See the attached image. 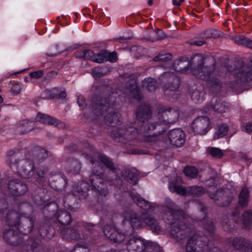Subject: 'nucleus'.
<instances>
[{
  "label": "nucleus",
  "mask_w": 252,
  "mask_h": 252,
  "mask_svg": "<svg viewBox=\"0 0 252 252\" xmlns=\"http://www.w3.org/2000/svg\"><path fill=\"white\" fill-rule=\"evenodd\" d=\"M151 114L149 106L145 105L139 107L136 113V118L142 125L139 126L136 124L134 126H129L113 130L111 136L117 142L125 144L134 145L139 142H145L152 144L159 138L160 131L164 127L161 123L149 122L144 124L146 120L150 118Z\"/></svg>",
  "instance_id": "nucleus-1"
},
{
  "label": "nucleus",
  "mask_w": 252,
  "mask_h": 252,
  "mask_svg": "<svg viewBox=\"0 0 252 252\" xmlns=\"http://www.w3.org/2000/svg\"><path fill=\"white\" fill-rule=\"evenodd\" d=\"M98 159L99 161L96 163L92 160L93 169V173L90 176V181L92 187L87 182L82 181L80 183L81 186L80 187L78 185L73 187L76 192H85L89 190L90 188H93L102 195L105 196L108 194L107 189L104 188V179L102 178V173L104 170L102 164L110 170L109 173V176H115V180L117 184L121 183V180L115 175V168L110 159L102 155H99Z\"/></svg>",
  "instance_id": "nucleus-2"
},
{
  "label": "nucleus",
  "mask_w": 252,
  "mask_h": 252,
  "mask_svg": "<svg viewBox=\"0 0 252 252\" xmlns=\"http://www.w3.org/2000/svg\"><path fill=\"white\" fill-rule=\"evenodd\" d=\"M162 210L161 218L165 222L170 225L171 235L174 238L182 239L190 229L186 223L190 220L192 221V218L187 217L170 199L166 200Z\"/></svg>",
  "instance_id": "nucleus-3"
},
{
  "label": "nucleus",
  "mask_w": 252,
  "mask_h": 252,
  "mask_svg": "<svg viewBox=\"0 0 252 252\" xmlns=\"http://www.w3.org/2000/svg\"><path fill=\"white\" fill-rule=\"evenodd\" d=\"M131 197L137 205L145 210L146 213L143 212L139 216L132 210H128L124 214L125 221H128L133 229L141 228L146 224L152 231L158 232L160 229V226L155 218L148 213L154 210V207L137 193L132 194Z\"/></svg>",
  "instance_id": "nucleus-4"
},
{
  "label": "nucleus",
  "mask_w": 252,
  "mask_h": 252,
  "mask_svg": "<svg viewBox=\"0 0 252 252\" xmlns=\"http://www.w3.org/2000/svg\"><path fill=\"white\" fill-rule=\"evenodd\" d=\"M208 62L214 63L212 57L204 58L201 54H196L192 58L189 64L192 74L201 80H206L207 86L212 91L219 90L221 85L219 80L212 76L214 66H209L204 64Z\"/></svg>",
  "instance_id": "nucleus-5"
},
{
  "label": "nucleus",
  "mask_w": 252,
  "mask_h": 252,
  "mask_svg": "<svg viewBox=\"0 0 252 252\" xmlns=\"http://www.w3.org/2000/svg\"><path fill=\"white\" fill-rule=\"evenodd\" d=\"M7 218L10 225L24 234L31 232L33 228L34 219L30 215L12 211L8 215Z\"/></svg>",
  "instance_id": "nucleus-6"
},
{
  "label": "nucleus",
  "mask_w": 252,
  "mask_h": 252,
  "mask_svg": "<svg viewBox=\"0 0 252 252\" xmlns=\"http://www.w3.org/2000/svg\"><path fill=\"white\" fill-rule=\"evenodd\" d=\"M179 117L177 107L161 106L159 109L158 120L162 126L176 123Z\"/></svg>",
  "instance_id": "nucleus-7"
},
{
  "label": "nucleus",
  "mask_w": 252,
  "mask_h": 252,
  "mask_svg": "<svg viewBox=\"0 0 252 252\" xmlns=\"http://www.w3.org/2000/svg\"><path fill=\"white\" fill-rule=\"evenodd\" d=\"M168 188L171 192L182 195L188 192L194 195L200 196L203 194L205 191L201 187L193 186L185 189L181 186L177 185L175 183L171 182H169Z\"/></svg>",
  "instance_id": "nucleus-8"
},
{
  "label": "nucleus",
  "mask_w": 252,
  "mask_h": 252,
  "mask_svg": "<svg viewBox=\"0 0 252 252\" xmlns=\"http://www.w3.org/2000/svg\"><path fill=\"white\" fill-rule=\"evenodd\" d=\"M201 238L196 235L191 237L188 241L186 246V252H203L204 244L200 243ZM206 252H222L217 247H214Z\"/></svg>",
  "instance_id": "nucleus-9"
},
{
  "label": "nucleus",
  "mask_w": 252,
  "mask_h": 252,
  "mask_svg": "<svg viewBox=\"0 0 252 252\" xmlns=\"http://www.w3.org/2000/svg\"><path fill=\"white\" fill-rule=\"evenodd\" d=\"M210 121L206 117H199L192 122L191 128L196 134L204 135L210 130Z\"/></svg>",
  "instance_id": "nucleus-10"
},
{
  "label": "nucleus",
  "mask_w": 252,
  "mask_h": 252,
  "mask_svg": "<svg viewBox=\"0 0 252 252\" xmlns=\"http://www.w3.org/2000/svg\"><path fill=\"white\" fill-rule=\"evenodd\" d=\"M17 168L20 176L25 178H29L33 174V162L31 159H22L16 163Z\"/></svg>",
  "instance_id": "nucleus-11"
},
{
  "label": "nucleus",
  "mask_w": 252,
  "mask_h": 252,
  "mask_svg": "<svg viewBox=\"0 0 252 252\" xmlns=\"http://www.w3.org/2000/svg\"><path fill=\"white\" fill-rule=\"evenodd\" d=\"M168 136L171 143L177 147L182 146L186 141V134L180 128L171 130L168 132Z\"/></svg>",
  "instance_id": "nucleus-12"
},
{
  "label": "nucleus",
  "mask_w": 252,
  "mask_h": 252,
  "mask_svg": "<svg viewBox=\"0 0 252 252\" xmlns=\"http://www.w3.org/2000/svg\"><path fill=\"white\" fill-rule=\"evenodd\" d=\"M104 235L111 241L115 243H121L125 238L124 233L120 232L114 226L106 225L103 229Z\"/></svg>",
  "instance_id": "nucleus-13"
},
{
  "label": "nucleus",
  "mask_w": 252,
  "mask_h": 252,
  "mask_svg": "<svg viewBox=\"0 0 252 252\" xmlns=\"http://www.w3.org/2000/svg\"><path fill=\"white\" fill-rule=\"evenodd\" d=\"M232 245L236 250L245 252H252V242L243 238H235L231 242Z\"/></svg>",
  "instance_id": "nucleus-14"
},
{
  "label": "nucleus",
  "mask_w": 252,
  "mask_h": 252,
  "mask_svg": "<svg viewBox=\"0 0 252 252\" xmlns=\"http://www.w3.org/2000/svg\"><path fill=\"white\" fill-rule=\"evenodd\" d=\"M81 231V229L79 227H75L72 228H65L63 229L61 234L64 239L67 240H74L84 238V236L79 232Z\"/></svg>",
  "instance_id": "nucleus-15"
},
{
  "label": "nucleus",
  "mask_w": 252,
  "mask_h": 252,
  "mask_svg": "<svg viewBox=\"0 0 252 252\" xmlns=\"http://www.w3.org/2000/svg\"><path fill=\"white\" fill-rule=\"evenodd\" d=\"M211 103L210 107H207V110H205L206 113L213 110L216 112L221 113L225 112L228 109V106L226 102L222 101L220 99H218L217 98H213Z\"/></svg>",
  "instance_id": "nucleus-16"
},
{
  "label": "nucleus",
  "mask_w": 252,
  "mask_h": 252,
  "mask_svg": "<svg viewBox=\"0 0 252 252\" xmlns=\"http://www.w3.org/2000/svg\"><path fill=\"white\" fill-rule=\"evenodd\" d=\"M117 60L115 53H110L106 50H102L99 53L95 55L94 62L97 63L109 61L114 63Z\"/></svg>",
  "instance_id": "nucleus-17"
},
{
  "label": "nucleus",
  "mask_w": 252,
  "mask_h": 252,
  "mask_svg": "<svg viewBox=\"0 0 252 252\" xmlns=\"http://www.w3.org/2000/svg\"><path fill=\"white\" fill-rule=\"evenodd\" d=\"M35 120L37 122H40L45 124H50L56 126L59 128H63L64 126V124L59 122L58 120L53 118L48 115L44 114L38 113L36 118Z\"/></svg>",
  "instance_id": "nucleus-18"
},
{
  "label": "nucleus",
  "mask_w": 252,
  "mask_h": 252,
  "mask_svg": "<svg viewBox=\"0 0 252 252\" xmlns=\"http://www.w3.org/2000/svg\"><path fill=\"white\" fill-rule=\"evenodd\" d=\"M110 105V103L108 100V98L104 97L98 100L95 106H92V109L94 110V112L98 115L107 110Z\"/></svg>",
  "instance_id": "nucleus-19"
},
{
  "label": "nucleus",
  "mask_w": 252,
  "mask_h": 252,
  "mask_svg": "<svg viewBox=\"0 0 252 252\" xmlns=\"http://www.w3.org/2000/svg\"><path fill=\"white\" fill-rule=\"evenodd\" d=\"M57 218L59 222L62 225H68L71 221L69 213L63 210H61L57 213Z\"/></svg>",
  "instance_id": "nucleus-20"
},
{
  "label": "nucleus",
  "mask_w": 252,
  "mask_h": 252,
  "mask_svg": "<svg viewBox=\"0 0 252 252\" xmlns=\"http://www.w3.org/2000/svg\"><path fill=\"white\" fill-rule=\"evenodd\" d=\"M34 157V160L36 162H40L47 157V153L45 149L41 147H35L32 152Z\"/></svg>",
  "instance_id": "nucleus-21"
},
{
  "label": "nucleus",
  "mask_w": 252,
  "mask_h": 252,
  "mask_svg": "<svg viewBox=\"0 0 252 252\" xmlns=\"http://www.w3.org/2000/svg\"><path fill=\"white\" fill-rule=\"evenodd\" d=\"M120 114L118 113H110L106 117V123L111 126H116L119 125L121 122Z\"/></svg>",
  "instance_id": "nucleus-22"
},
{
  "label": "nucleus",
  "mask_w": 252,
  "mask_h": 252,
  "mask_svg": "<svg viewBox=\"0 0 252 252\" xmlns=\"http://www.w3.org/2000/svg\"><path fill=\"white\" fill-rule=\"evenodd\" d=\"M157 86V81L152 78H145L143 82V87L149 91H155Z\"/></svg>",
  "instance_id": "nucleus-23"
},
{
  "label": "nucleus",
  "mask_w": 252,
  "mask_h": 252,
  "mask_svg": "<svg viewBox=\"0 0 252 252\" xmlns=\"http://www.w3.org/2000/svg\"><path fill=\"white\" fill-rule=\"evenodd\" d=\"M234 42L239 45L246 46L252 49V40L242 35L235 36L234 38Z\"/></svg>",
  "instance_id": "nucleus-24"
},
{
  "label": "nucleus",
  "mask_w": 252,
  "mask_h": 252,
  "mask_svg": "<svg viewBox=\"0 0 252 252\" xmlns=\"http://www.w3.org/2000/svg\"><path fill=\"white\" fill-rule=\"evenodd\" d=\"M219 36V32L214 29H208L205 30L200 33L201 38L205 40L210 38H217Z\"/></svg>",
  "instance_id": "nucleus-25"
},
{
  "label": "nucleus",
  "mask_w": 252,
  "mask_h": 252,
  "mask_svg": "<svg viewBox=\"0 0 252 252\" xmlns=\"http://www.w3.org/2000/svg\"><path fill=\"white\" fill-rule=\"evenodd\" d=\"M33 126L34 124L33 122H29L27 120L21 121L17 124L18 127L23 128L24 130L22 131L23 134L30 131L33 128Z\"/></svg>",
  "instance_id": "nucleus-26"
},
{
  "label": "nucleus",
  "mask_w": 252,
  "mask_h": 252,
  "mask_svg": "<svg viewBox=\"0 0 252 252\" xmlns=\"http://www.w3.org/2000/svg\"><path fill=\"white\" fill-rule=\"evenodd\" d=\"M227 189H219L216 191L215 193H212L210 190H208L209 196L210 198L214 200H218L220 199L225 200L226 198L225 194L227 192Z\"/></svg>",
  "instance_id": "nucleus-27"
},
{
  "label": "nucleus",
  "mask_w": 252,
  "mask_h": 252,
  "mask_svg": "<svg viewBox=\"0 0 252 252\" xmlns=\"http://www.w3.org/2000/svg\"><path fill=\"white\" fill-rule=\"evenodd\" d=\"M59 92L57 88H53L52 89H46L41 94V97L44 99L52 98L56 97Z\"/></svg>",
  "instance_id": "nucleus-28"
},
{
  "label": "nucleus",
  "mask_w": 252,
  "mask_h": 252,
  "mask_svg": "<svg viewBox=\"0 0 252 252\" xmlns=\"http://www.w3.org/2000/svg\"><path fill=\"white\" fill-rule=\"evenodd\" d=\"M249 200V190L248 189L243 188L239 195V202L241 206H245L248 204Z\"/></svg>",
  "instance_id": "nucleus-29"
},
{
  "label": "nucleus",
  "mask_w": 252,
  "mask_h": 252,
  "mask_svg": "<svg viewBox=\"0 0 252 252\" xmlns=\"http://www.w3.org/2000/svg\"><path fill=\"white\" fill-rule=\"evenodd\" d=\"M125 179L130 184H136L138 181L137 171L135 170H128L125 177Z\"/></svg>",
  "instance_id": "nucleus-30"
},
{
  "label": "nucleus",
  "mask_w": 252,
  "mask_h": 252,
  "mask_svg": "<svg viewBox=\"0 0 252 252\" xmlns=\"http://www.w3.org/2000/svg\"><path fill=\"white\" fill-rule=\"evenodd\" d=\"M128 90L131 92L132 96L136 99L139 100L142 97L139 89L137 88L135 81H133L131 86L129 87Z\"/></svg>",
  "instance_id": "nucleus-31"
},
{
  "label": "nucleus",
  "mask_w": 252,
  "mask_h": 252,
  "mask_svg": "<svg viewBox=\"0 0 252 252\" xmlns=\"http://www.w3.org/2000/svg\"><path fill=\"white\" fill-rule=\"evenodd\" d=\"M204 94L203 92L195 90L191 93V97L195 103H201L204 99Z\"/></svg>",
  "instance_id": "nucleus-32"
},
{
  "label": "nucleus",
  "mask_w": 252,
  "mask_h": 252,
  "mask_svg": "<svg viewBox=\"0 0 252 252\" xmlns=\"http://www.w3.org/2000/svg\"><path fill=\"white\" fill-rule=\"evenodd\" d=\"M242 221L244 227H248L252 223V212L246 211L242 216Z\"/></svg>",
  "instance_id": "nucleus-33"
},
{
  "label": "nucleus",
  "mask_w": 252,
  "mask_h": 252,
  "mask_svg": "<svg viewBox=\"0 0 252 252\" xmlns=\"http://www.w3.org/2000/svg\"><path fill=\"white\" fill-rule=\"evenodd\" d=\"M228 127L225 124H223L220 126L215 133L214 137L215 138H220L225 136L228 131Z\"/></svg>",
  "instance_id": "nucleus-34"
},
{
  "label": "nucleus",
  "mask_w": 252,
  "mask_h": 252,
  "mask_svg": "<svg viewBox=\"0 0 252 252\" xmlns=\"http://www.w3.org/2000/svg\"><path fill=\"white\" fill-rule=\"evenodd\" d=\"M17 188L14 195H22L24 194L28 190L27 186L18 180Z\"/></svg>",
  "instance_id": "nucleus-35"
},
{
  "label": "nucleus",
  "mask_w": 252,
  "mask_h": 252,
  "mask_svg": "<svg viewBox=\"0 0 252 252\" xmlns=\"http://www.w3.org/2000/svg\"><path fill=\"white\" fill-rule=\"evenodd\" d=\"M184 172L186 176L190 178H194L198 175L197 169L192 166L186 167L184 170Z\"/></svg>",
  "instance_id": "nucleus-36"
},
{
  "label": "nucleus",
  "mask_w": 252,
  "mask_h": 252,
  "mask_svg": "<svg viewBox=\"0 0 252 252\" xmlns=\"http://www.w3.org/2000/svg\"><path fill=\"white\" fill-rule=\"evenodd\" d=\"M15 152L13 150H9L6 153V156L8 157L7 163L12 169L16 166V163L18 162L12 158Z\"/></svg>",
  "instance_id": "nucleus-37"
},
{
  "label": "nucleus",
  "mask_w": 252,
  "mask_h": 252,
  "mask_svg": "<svg viewBox=\"0 0 252 252\" xmlns=\"http://www.w3.org/2000/svg\"><path fill=\"white\" fill-rule=\"evenodd\" d=\"M208 152L213 157L218 158H221L223 155L221 150L216 147L210 148L208 150Z\"/></svg>",
  "instance_id": "nucleus-38"
},
{
  "label": "nucleus",
  "mask_w": 252,
  "mask_h": 252,
  "mask_svg": "<svg viewBox=\"0 0 252 252\" xmlns=\"http://www.w3.org/2000/svg\"><path fill=\"white\" fill-rule=\"evenodd\" d=\"M92 74L95 78H99L105 75L106 71L103 67H96L92 69Z\"/></svg>",
  "instance_id": "nucleus-39"
},
{
  "label": "nucleus",
  "mask_w": 252,
  "mask_h": 252,
  "mask_svg": "<svg viewBox=\"0 0 252 252\" xmlns=\"http://www.w3.org/2000/svg\"><path fill=\"white\" fill-rule=\"evenodd\" d=\"M95 55L91 50H86L81 53L80 56L85 59L91 60L94 62Z\"/></svg>",
  "instance_id": "nucleus-40"
},
{
  "label": "nucleus",
  "mask_w": 252,
  "mask_h": 252,
  "mask_svg": "<svg viewBox=\"0 0 252 252\" xmlns=\"http://www.w3.org/2000/svg\"><path fill=\"white\" fill-rule=\"evenodd\" d=\"M152 35L153 36L151 39L152 41L159 40L164 37V33L162 31L160 30H158L156 32H152Z\"/></svg>",
  "instance_id": "nucleus-41"
},
{
  "label": "nucleus",
  "mask_w": 252,
  "mask_h": 252,
  "mask_svg": "<svg viewBox=\"0 0 252 252\" xmlns=\"http://www.w3.org/2000/svg\"><path fill=\"white\" fill-rule=\"evenodd\" d=\"M18 180L15 179L9 181L8 186V189L11 194L14 195L16 189L17 188V185L18 184Z\"/></svg>",
  "instance_id": "nucleus-42"
},
{
  "label": "nucleus",
  "mask_w": 252,
  "mask_h": 252,
  "mask_svg": "<svg viewBox=\"0 0 252 252\" xmlns=\"http://www.w3.org/2000/svg\"><path fill=\"white\" fill-rule=\"evenodd\" d=\"M23 89L22 85L19 83L14 84L11 88L10 92L13 95H16L19 94Z\"/></svg>",
  "instance_id": "nucleus-43"
},
{
  "label": "nucleus",
  "mask_w": 252,
  "mask_h": 252,
  "mask_svg": "<svg viewBox=\"0 0 252 252\" xmlns=\"http://www.w3.org/2000/svg\"><path fill=\"white\" fill-rule=\"evenodd\" d=\"M171 55L169 54L159 55L154 58L155 61H167L171 59Z\"/></svg>",
  "instance_id": "nucleus-44"
},
{
  "label": "nucleus",
  "mask_w": 252,
  "mask_h": 252,
  "mask_svg": "<svg viewBox=\"0 0 252 252\" xmlns=\"http://www.w3.org/2000/svg\"><path fill=\"white\" fill-rule=\"evenodd\" d=\"M16 234V232L13 229L10 228L8 230H5L3 233V237L5 239L8 240L11 237H13Z\"/></svg>",
  "instance_id": "nucleus-45"
},
{
  "label": "nucleus",
  "mask_w": 252,
  "mask_h": 252,
  "mask_svg": "<svg viewBox=\"0 0 252 252\" xmlns=\"http://www.w3.org/2000/svg\"><path fill=\"white\" fill-rule=\"evenodd\" d=\"M206 224H204V227L209 233H211L214 229V223L212 220H207L205 221Z\"/></svg>",
  "instance_id": "nucleus-46"
},
{
  "label": "nucleus",
  "mask_w": 252,
  "mask_h": 252,
  "mask_svg": "<svg viewBox=\"0 0 252 252\" xmlns=\"http://www.w3.org/2000/svg\"><path fill=\"white\" fill-rule=\"evenodd\" d=\"M72 167H74V169H71L70 171L73 174H78L80 170L81 166L80 164L77 161H74L72 163Z\"/></svg>",
  "instance_id": "nucleus-47"
},
{
  "label": "nucleus",
  "mask_w": 252,
  "mask_h": 252,
  "mask_svg": "<svg viewBox=\"0 0 252 252\" xmlns=\"http://www.w3.org/2000/svg\"><path fill=\"white\" fill-rule=\"evenodd\" d=\"M44 74L43 71L39 70L37 71L32 72L30 73V76L34 79H38L41 77Z\"/></svg>",
  "instance_id": "nucleus-48"
},
{
  "label": "nucleus",
  "mask_w": 252,
  "mask_h": 252,
  "mask_svg": "<svg viewBox=\"0 0 252 252\" xmlns=\"http://www.w3.org/2000/svg\"><path fill=\"white\" fill-rule=\"evenodd\" d=\"M175 81L176 83L172 85L171 86H168V88L165 87V89H166V91H167L169 90V91L175 92L178 89L179 79L177 78H176Z\"/></svg>",
  "instance_id": "nucleus-49"
},
{
  "label": "nucleus",
  "mask_w": 252,
  "mask_h": 252,
  "mask_svg": "<svg viewBox=\"0 0 252 252\" xmlns=\"http://www.w3.org/2000/svg\"><path fill=\"white\" fill-rule=\"evenodd\" d=\"M70 252H88V250L81 245H77L75 246Z\"/></svg>",
  "instance_id": "nucleus-50"
},
{
  "label": "nucleus",
  "mask_w": 252,
  "mask_h": 252,
  "mask_svg": "<svg viewBox=\"0 0 252 252\" xmlns=\"http://www.w3.org/2000/svg\"><path fill=\"white\" fill-rule=\"evenodd\" d=\"M190 44L193 45H195L197 46H200L205 43V41L204 39L201 38V39L192 41L190 42Z\"/></svg>",
  "instance_id": "nucleus-51"
},
{
  "label": "nucleus",
  "mask_w": 252,
  "mask_h": 252,
  "mask_svg": "<svg viewBox=\"0 0 252 252\" xmlns=\"http://www.w3.org/2000/svg\"><path fill=\"white\" fill-rule=\"evenodd\" d=\"M47 171V168H44L43 169L40 168L37 172V174L39 178H43L45 176V173Z\"/></svg>",
  "instance_id": "nucleus-52"
},
{
  "label": "nucleus",
  "mask_w": 252,
  "mask_h": 252,
  "mask_svg": "<svg viewBox=\"0 0 252 252\" xmlns=\"http://www.w3.org/2000/svg\"><path fill=\"white\" fill-rule=\"evenodd\" d=\"M57 75V73L56 71H52L49 72L45 77V80H50L55 78Z\"/></svg>",
  "instance_id": "nucleus-53"
},
{
  "label": "nucleus",
  "mask_w": 252,
  "mask_h": 252,
  "mask_svg": "<svg viewBox=\"0 0 252 252\" xmlns=\"http://www.w3.org/2000/svg\"><path fill=\"white\" fill-rule=\"evenodd\" d=\"M200 213L202 214V218L200 219H197V221H200L202 219H204L206 216L205 208L202 205H200Z\"/></svg>",
  "instance_id": "nucleus-54"
},
{
  "label": "nucleus",
  "mask_w": 252,
  "mask_h": 252,
  "mask_svg": "<svg viewBox=\"0 0 252 252\" xmlns=\"http://www.w3.org/2000/svg\"><path fill=\"white\" fill-rule=\"evenodd\" d=\"M245 131L248 133L252 132V123H248L245 127Z\"/></svg>",
  "instance_id": "nucleus-55"
},
{
  "label": "nucleus",
  "mask_w": 252,
  "mask_h": 252,
  "mask_svg": "<svg viewBox=\"0 0 252 252\" xmlns=\"http://www.w3.org/2000/svg\"><path fill=\"white\" fill-rule=\"evenodd\" d=\"M85 103L84 98L83 97H80L78 99V104L79 106H83Z\"/></svg>",
  "instance_id": "nucleus-56"
},
{
  "label": "nucleus",
  "mask_w": 252,
  "mask_h": 252,
  "mask_svg": "<svg viewBox=\"0 0 252 252\" xmlns=\"http://www.w3.org/2000/svg\"><path fill=\"white\" fill-rule=\"evenodd\" d=\"M185 0H172V3L175 6H180Z\"/></svg>",
  "instance_id": "nucleus-57"
},
{
  "label": "nucleus",
  "mask_w": 252,
  "mask_h": 252,
  "mask_svg": "<svg viewBox=\"0 0 252 252\" xmlns=\"http://www.w3.org/2000/svg\"><path fill=\"white\" fill-rule=\"evenodd\" d=\"M59 96L60 98H64L66 96L65 93L63 91H61L59 94Z\"/></svg>",
  "instance_id": "nucleus-58"
},
{
  "label": "nucleus",
  "mask_w": 252,
  "mask_h": 252,
  "mask_svg": "<svg viewBox=\"0 0 252 252\" xmlns=\"http://www.w3.org/2000/svg\"><path fill=\"white\" fill-rule=\"evenodd\" d=\"M170 75V73L165 72V73H163L161 77H162V78H165V77H167L168 76H169Z\"/></svg>",
  "instance_id": "nucleus-59"
},
{
  "label": "nucleus",
  "mask_w": 252,
  "mask_h": 252,
  "mask_svg": "<svg viewBox=\"0 0 252 252\" xmlns=\"http://www.w3.org/2000/svg\"><path fill=\"white\" fill-rule=\"evenodd\" d=\"M223 225L224 227V229H226V230H228L227 228L226 227V225H227V222L226 221H225L224 220H223Z\"/></svg>",
  "instance_id": "nucleus-60"
},
{
  "label": "nucleus",
  "mask_w": 252,
  "mask_h": 252,
  "mask_svg": "<svg viewBox=\"0 0 252 252\" xmlns=\"http://www.w3.org/2000/svg\"><path fill=\"white\" fill-rule=\"evenodd\" d=\"M131 36H125V37H121V39H123V40H127V39H129L130 38H131Z\"/></svg>",
  "instance_id": "nucleus-61"
},
{
  "label": "nucleus",
  "mask_w": 252,
  "mask_h": 252,
  "mask_svg": "<svg viewBox=\"0 0 252 252\" xmlns=\"http://www.w3.org/2000/svg\"><path fill=\"white\" fill-rule=\"evenodd\" d=\"M3 102V98L1 95H0V103H2Z\"/></svg>",
  "instance_id": "nucleus-62"
},
{
  "label": "nucleus",
  "mask_w": 252,
  "mask_h": 252,
  "mask_svg": "<svg viewBox=\"0 0 252 252\" xmlns=\"http://www.w3.org/2000/svg\"><path fill=\"white\" fill-rule=\"evenodd\" d=\"M61 180H63V181L64 185L66 184V180L65 178H62V179H61Z\"/></svg>",
  "instance_id": "nucleus-63"
},
{
  "label": "nucleus",
  "mask_w": 252,
  "mask_h": 252,
  "mask_svg": "<svg viewBox=\"0 0 252 252\" xmlns=\"http://www.w3.org/2000/svg\"><path fill=\"white\" fill-rule=\"evenodd\" d=\"M148 4H149V5H151L153 4L152 0H149L148 1Z\"/></svg>",
  "instance_id": "nucleus-64"
}]
</instances>
